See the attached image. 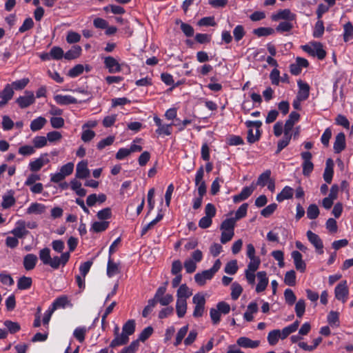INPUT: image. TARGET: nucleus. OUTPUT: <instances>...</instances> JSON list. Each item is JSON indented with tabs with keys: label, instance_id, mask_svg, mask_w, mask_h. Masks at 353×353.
<instances>
[{
	"label": "nucleus",
	"instance_id": "obj_1",
	"mask_svg": "<svg viewBox=\"0 0 353 353\" xmlns=\"http://www.w3.org/2000/svg\"><path fill=\"white\" fill-rule=\"evenodd\" d=\"M167 283L165 282L164 285L159 287L154 296L157 303H159L163 306H168L174 301V297L172 294H165L167 290Z\"/></svg>",
	"mask_w": 353,
	"mask_h": 353
},
{
	"label": "nucleus",
	"instance_id": "obj_2",
	"mask_svg": "<svg viewBox=\"0 0 353 353\" xmlns=\"http://www.w3.org/2000/svg\"><path fill=\"white\" fill-rule=\"evenodd\" d=\"M334 296L337 300L341 301L343 303H345L347 301L349 296V288L346 280L341 281L335 287Z\"/></svg>",
	"mask_w": 353,
	"mask_h": 353
},
{
	"label": "nucleus",
	"instance_id": "obj_3",
	"mask_svg": "<svg viewBox=\"0 0 353 353\" xmlns=\"http://www.w3.org/2000/svg\"><path fill=\"white\" fill-rule=\"evenodd\" d=\"M204 176V169L203 166L198 168L195 175V185L198 186V194L201 197H203L207 191L205 182L203 181Z\"/></svg>",
	"mask_w": 353,
	"mask_h": 353
},
{
	"label": "nucleus",
	"instance_id": "obj_4",
	"mask_svg": "<svg viewBox=\"0 0 353 353\" xmlns=\"http://www.w3.org/2000/svg\"><path fill=\"white\" fill-rule=\"evenodd\" d=\"M301 158L303 160L302 163L303 174L305 176H309L314 170V164L311 161L312 155L310 152H303L301 154Z\"/></svg>",
	"mask_w": 353,
	"mask_h": 353
},
{
	"label": "nucleus",
	"instance_id": "obj_5",
	"mask_svg": "<svg viewBox=\"0 0 353 353\" xmlns=\"http://www.w3.org/2000/svg\"><path fill=\"white\" fill-rule=\"evenodd\" d=\"M103 63L104 67L110 73L120 72L122 70L121 65L113 57L108 56L104 57Z\"/></svg>",
	"mask_w": 353,
	"mask_h": 353
},
{
	"label": "nucleus",
	"instance_id": "obj_6",
	"mask_svg": "<svg viewBox=\"0 0 353 353\" xmlns=\"http://www.w3.org/2000/svg\"><path fill=\"white\" fill-rule=\"evenodd\" d=\"M48 156V153H43L39 158L30 161L28 165L30 170L34 172L39 171L44 165L50 162Z\"/></svg>",
	"mask_w": 353,
	"mask_h": 353
},
{
	"label": "nucleus",
	"instance_id": "obj_7",
	"mask_svg": "<svg viewBox=\"0 0 353 353\" xmlns=\"http://www.w3.org/2000/svg\"><path fill=\"white\" fill-rule=\"evenodd\" d=\"M153 119L155 125L158 126V128L155 130V132L158 135L170 136L172 134V127L174 125L173 123L162 124L161 119L157 116H154Z\"/></svg>",
	"mask_w": 353,
	"mask_h": 353
},
{
	"label": "nucleus",
	"instance_id": "obj_8",
	"mask_svg": "<svg viewBox=\"0 0 353 353\" xmlns=\"http://www.w3.org/2000/svg\"><path fill=\"white\" fill-rule=\"evenodd\" d=\"M306 235L308 241L315 248L316 252L319 254H322L323 253V243L319 236L311 230H308Z\"/></svg>",
	"mask_w": 353,
	"mask_h": 353
},
{
	"label": "nucleus",
	"instance_id": "obj_9",
	"mask_svg": "<svg viewBox=\"0 0 353 353\" xmlns=\"http://www.w3.org/2000/svg\"><path fill=\"white\" fill-rule=\"evenodd\" d=\"M25 94L26 95L20 96L16 100V103L22 109L29 107L35 102V98L33 92L26 90Z\"/></svg>",
	"mask_w": 353,
	"mask_h": 353
},
{
	"label": "nucleus",
	"instance_id": "obj_10",
	"mask_svg": "<svg viewBox=\"0 0 353 353\" xmlns=\"http://www.w3.org/2000/svg\"><path fill=\"white\" fill-rule=\"evenodd\" d=\"M345 135L343 132H339L335 137L333 149L334 153L339 154L345 149Z\"/></svg>",
	"mask_w": 353,
	"mask_h": 353
},
{
	"label": "nucleus",
	"instance_id": "obj_11",
	"mask_svg": "<svg viewBox=\"0 0 353 353\" xmlns=\"http://www.w3.org/2000/svg\"><path fill=\"white\" fill-rule=\"evenodd\" d=\"M254 189L255 187L253 185L243 187L239 194L233 196V201L234 203H239L246 200L252 195Z\"/></svg>",
	"mask_w": 353,
	"mask_h": 353
},
{
	"label": "nucleus",
	"instance_id": "obj_12",
	"mask_svg": "<svg viewBox=\"0 0 353 353\" xmlns=\"http://www.w3.org/2000/svg\"><path fill=\"white\" fill-rule=\"evenodd\" d=\"M256 276H257L259 282L256 287V292L257 293H260V292H263L266 289V288L268 285L269 280L267 276V273L265 271L258 272L256 274Z\"/></svg>",
	"mask_w": 353,
	"mask_h": 353
},
{
	"label": "nucleus",
	"instance_id": "obj_13",
	"mask_svg": "<svg viewBox=\"0 0 353 353\" xmlns=\"http://www.w3.org/2000/svg\"><path fill=\"white\" fill-rule=\"evenodd\" d=\"M291 256L294 260L296 269L301 272H304L306 269V264L303 260V256L299 251L294 250L291 253Z\"/></svg>",
	"mask_w": 353,
	"mask_h": 353
},
{
	"label": "nucleus",
	"instance_id": "obj_14",
	"mask_svg": "<svg viewBox=\"0 0 353 353\" xmlns=\"http://www.w3.org/2000/svg\"><path fill=\"white\" fill-rule=\"evenodd\" d=\"M272 19L273 21L284 19L292 21L296 19V14L292 13L290 9L280 10L276 14L272 15Z\"/></svg>",
	"mask_w": 353,
	"mask_h": 353
},
{
	"label": "nucleus",
	"instance_id": "obj_15",
	"mask_svg": "<svg viewBox=\"0 0 353 353\" xmlns=\"http://www.w3.org/2000/svg\"><path fill=\"white\" fill-rule=\"evenodd\" d=\"M89 174L90 170L88 168V162L82 161L78 163L76 168V178L83 179L87 178Z\"/></svg>",
	"mask_w": 353,
	"mask_h": 353
},
{
	"label": "nucleus",
	"instance_id": "obj_16",
	"mask_svg": "<svg viewBox=\"0 0 353 353\" xmlns=\"http://www.w3.org/2000/svg\"><path fill=\"white\" fill-rule=\"evenodd\" d=\"M236 344L243 348H256L259 346V341H253L246 336H241L236 341Z\"/></svg>",
	"mask_w": 353,
	"mask_h": 353
},
{
	"label": "nucleus",
	"instance_id": "obj_17",
	"mask_svg": "<svg viewBox=\"0 0 353 353\" xmlns=\"http://www.w3.org/2000/svg\"><path fill=\"white\" fill-rule=\"evenodd\" d=\"M54 100L60 105H68L79 103L77 99L71 95L57 94L54 97Z\"/></svg>",
	"mask_w": 353,
	"mask_h": 353
},
{
	"label": "nucleus",
	"instance_id": "obj_18",
	"mask_svg": "<svg viewBox=\"0 0 353 353\" xmlns=\"http://www.w3.org/2000/svg\"><path fill=\"white\" fill-rule=\"evenodd\" d=\"M299 119L300 114L298 112L295 111L291 112V113L289 114L288 119L285 121L284 125V132L291 133L294 123L298 122Z\"/></svg>",
	"mask_w": 353,
	"mask_h": 353
},
{
	"label": "nucleus",
	"instance_id": "obj_19",
	"mask_svg": "<svg viewBox=\"0 0 353 353\" xmlns=\"http://www.w3.org/2000/svg\"><path fill=\"white\" fill-rule=\"evenodd\" d=\"M213 272L210 270H203L201 272H198L194 275V280L199 285H203L206 280H211L214 276Z\"/></svg>",
	"mask_w": 353,
	"mask_h": 353
},
{
	"label": "nucleus",
	"instance_id": "obj_20",
	"mask_svg": "<svg viewBox=\"0 0 353 353\" xmlns=\"http://www.w3.org/2000/svg\"><path fill=\"white\" fill-rule=\"evenodd\" d=\"M17 224V225L10 231V233L17 239L24 238L29 233V231L26 229L25 222L18 221Z\"/></svg>",
	"mask_w": 353,
	"mask_h": 353
},
{
	"label": "nucleus",
	"instance_id": "obj_21",
	"mask_svg": "<svg viewBox=\"0 0 353 353\" xmlns=\"http://www.w3.org/2000/svg\"><path fill=\"white\" fill-rule=\"evenodd\" d=\"M334 175V162L332 159H328L326 161V166L323 173L324 181L330 184L332 181Z\"/></svg>",
	"mask_w": 353,
	"mask_h": 353
},
{
	"label": "nucleus",
	"instance_id": "obj_22",
	"mask_svg": "<svg viewBox=\"0 0 353 353\" xmlns=\"http://www.w3.org/2000/svg\"><path fill=\"white\" fill-rule=\"evenodd\" d=\"M38 261L37 256L34 254H28L23 257V265L26 270H33Z\"/></svg>",
	"mask_w": 353,
	"mask_h": 353
},
{
	"label": "nucleus",
	"instance_id": "obj_23",
	"mask_svg": "<svg viewBox=\"0 0 353 353\" xmlns=\"http://www.w3.org/2000/svg\"><path fill=\"white\" fill-rule=\"evenodd\" d=\"M297 84L299 88V90L297 93L296 97L299 98L301 100H306L310 95V86L307 83L303 82L301 80H299L297 81Z\"/></svg>",
	"mask_w": 353,
	"mask_h": 353
},
{
	"label": "nucleus",
	"instance_id": "obj_24",
	"mask_svg": "<svg viewBox=\"0 0 353 353\" xmlns=\"http://www.w3.org/2000/svg\"><path fill=\"white\" fill-rule=\"evenodd\" d=\"M119 272V263H114L112 259V256H108V261L107 263V276L109 278H111Z\"/></svg>",
	"mask_w": 353,
	"mask_h": 353
},
{
	"label": "nucleus",
	"instance_id": "obj_25",
	"mask_svg": "<svg viewBox=\"0 0 353 353\" xmlns=\"http://www.w3.org/2000/svg\"><path fill=\"white\" fill-rule=\"evenodd\" d=\"M294 194V190L291 187L286 185L285 186L281 192L277 194L276 199L279 202H282L285 199H290L292 198Z\"/></svg>",
	"mask_w": 353,
	"mask_h": 353
},
{
	"label": "nucleus",
	"instance_id": "obj_26",
	"mask_svg": "<svg viewBox=\"0 0 353 353\" xmlns=\"http://www.w3.org/2000/svg\"><path fill=\"white\" fill-rule=\"evenodd\" d=\"M258 310L259 308L256 303H250L249 305H248L247 311L243 314L244 319L248 322L253 321V314L256 313L258 312Z\"/></svg>",
	"mask_w": 353,
	"mask_h": 353
},
{
	"label": "nucleus",
	"instance_id": "obj_27",
	"mask_svg": "<svg viewBox=\"0 0 353 353\" xmlns=\"http://www.w3.org/2000/svg\"><path fill=\"white\" fill-rule=\"evenodd\" d=\"M291 139V133L284 132L283 139L278 141L277 149L275 152V154H279L285 147H287L289 145Z\"/></svg>",
	"mask_w": 353,
	"mask_h": 353
},
{
	"label": "nucleus",
	"instance_id": "obj_28",
	"mask_svg": "<svg viewBox=\"0 0 353 353\" xmlns=\"http://www.w3.org/2000/svg\"><path fill=\"white\" fill-rule=\"evenodd\" d=\"M129 341V336L122 332L121 334H117L114 339L111 341L110 347L114 348L117 346L125 345Z\"/></svg>",
	"mask_w": 353,
	"mask_h": 353
},
{
	"label": "nucleus",
	"instance_id": "obj_29",
	"mask_svg": "<svg viewBox=\"0 0 353 353\" xmlns=\"http://www.w3.org/2000/svg\"><path fill=\"white\" fill-rule=\"evenodd\" d=\"M82 49L79 46H73L70 50H68L65 54L64 58L67 60H72L78 58L81 53Z\"/></svg>",
	"mask_w": 353,
	"mask_h": 353
},
{
	"label": "nucleus",
	"instance_id": "obj_30",
	"mask_svg": "<svg viewBox=\"0 0 353 353\" xmlns=\"http://www.w3.org/2000/svg\"><path fill=\"white\" fill-rule=\"evenodd\" d=\"M299 325V321H295L293 323L290 325L285 327L281 332L280 338L281 339H286L290 334L297 330Z\"/></svg>",
	"mask_w": 353,
	"mask_h": 353
},
{
	"label": "nucleus",
	"instance_id": "obj_31",
	"mask_svg": "<svg viewBox=\"0 0 353 353\" xmlns=\"http://www.w3.org/2000/svg\"><path fill=\"white\" fill-rule=\"evenodd\" d=\"M47 120L43 117H39L33 119L30 123V130L32 132H37L41 130L46 125Z\"/></svg>",
	"mask_w": 353,
	"mask_h": 353
},
{
	"label": "nucleus",
	"instance_id": "obj_32",
	"mask_svg": "<svg viewBox=\"0 0 353 353\" xmlns=\"http://www.w3.org/2000/svg\"><path fill=\"white\" fill-rule=\"evenodd\" d=\"M32 279L31 277L23 276L17 281V288L20 290H28L31 288Z\"/></svg>",
	"mask_w": 353,
	"mask_h": 353
},
{
	"label": "nucleus",
	"instance_id": "obj_33",
	"mask_svg": "<svg viewBox=\"0 0 353 353\" xmlns=\"http://www.w3.org/2000/svg\"><path fill=\"white\" fill-rule=\"evenodd\" d=\"M176 310L179 318H183L185 316L187 311V301L185 299H177Z\"/></svg>",
	"mask_w": 353,
	"mask_h": 353
},
{
	"label": "nucleus",
	"instance_id": "obj_34",
	"mask_svg": "<svg viewBox=\"0 0 353 353\" xmlns=\"http://www.w3.org/2000/svg\"><path fill=\"white\" fill-rule=\"evenodd\" d=\"M343 41L347 42L353 38V24L350 21H347L343 25Z\"/></svg>",
	"mask_w": 353,
	"mask_h": 353
},
{
	"label": "nucleus",
	"instance_id": "obj_35",
	"mask_svg": "<svg viewBox=\"0 0 353 353\" xmlns=\"http://www.w3.org/2000/svg\"><path fill=\"white\" fill-rule=\"evenodd\" d=\"M46 206L42 203H32L27 209V213L41 214L45 212Z\"/></svg>",
	"mask_w": 353,
	"mask_h": 353
},
{
	"label": "nucleus",
	"instance_id": "obj_36",
	"mask_svg": "<svg viewBox=\"0 0 353 353\" xmlns=\"http://www.w3.org/2000/svg\"><path fill=\"white\" fill-rule=\"evenodd\" d=\"M271 176V170H266L262 174H261L257 179L256 185H260L261 187L265 186L272 179L270 178Z\"/></svg>",
	"mask_w": 353,
	"mask_h": 353
},
{
	"label": "nucleus",
	"instance_id": "obj_37",
	"mask_svg": "<svg viewBox=\"0 0 353 353\" xmlns=\"http://www.w3.org/2000/svg\"><path fill=\"white\" fill-rule=\"evenodd\" d=\"M176 23L180 24V28L186 37H191L194 35V28L190 24L184 23L181 20H177Z\"/></svg>",
	"mask_w": 353,
	"mask_h": 353
},
{
	"label": "nucleus",
	"instance_id": "obj_38",
	"mask_svg": "<svg viewBox=\"0 0 353 353\" xmlns=\"http://www.w3.org/2000/svg\"><path fill=\"white\" fill-rule=\"evenodd\" d=\"M136 323L134 319H130L123 325L122 332L128 336L133 334L135 331Z\"/></svg>",
	"mask_w": 353,
	"mask_h": 353
},
{
	"label": "nucleus",
	"instance_id": "obj_39",
	"mask_svg": "<svg viewBox=\"0 0 353 353\" xmlns=\"http://www.w3.org/2000/svg\"><path fill=\"white\" fill-rule=\"evenodd\" d=\"M314 50V56H316L319 60H323L326 57V51L323 49V45L320 42H314L312 43Z\"/></svg>",
	"mask_w": 353,
	"mask_h": 353
},
{
	"label": "nucleus",
	"instance_id": "obj_40",
	"mask_svg": "<svg viewBox=\"0 0 353 353\" xmlns=\"http://www.w3.org/2000/svg\"><path fill=\"white\" fill-rule=\"evenodd\" d=\"M321 341L322 338L319 336L313 341L314 344L312 345H309L305 342H299L298 345L299 347L303 349V350L312 352L318 347V345L321 343Z\"/></svg>",
	"mask_w": 353,
	"mask_h": 353
},
{
	"label": "nucleus",
	"instance_id": "obj_41",
	"mask_svg": "<svg viewBox=\"0 0 353 353\" xmlns=\"http://www.w3.org/2000/svg\"><path fill=\"white\" fill-rule=\"evenodd\" d=\"M236 219L232 218H228L225 219L221 224L220 229L221 230L234 231L236 224Z\"/></svg>",
	"mask_w": 353,
	"mask_h": 353
},
{
	"label": "nucleus",
	"instance_id": "obj_42",
	"mask_svg": "<svg viewBox=\"0 0 353 353\" xmlns=\"http://www.w3.org/2000/svg\"><path fill=\"white\" fill-rule=\"evenodd\" d=\"M191 295L192 292L190 291L186 284H182L179 286L176 293L177 299L186 300L187 298L190 297Z\"/></svg>",
	"mask_w": 353,
	"mask_h": 353
},
{
	"label": "nucleus",
	"instance_id": "obj_43",
	"mask_svg": "<svg viewBox=\"0 0 353 353\" xmlns=\"http://www.w3.org/2000/svg\"><path fill=\"white\" fill-rule=\"evenodd\" d=\"M274 33V30L270 27H260L253 30V34L259 37L269 36Z\"/></svg>",
	"mask_w": 353,
	"mask_h": 353
},
{
	"label": "nucleus",
	"instance_id": "obj_44",
	"mask_svg": "<svg viewBox=\"0 0 353 353\" xmlns=\"http://www.w3.org/2000/svg\"><path fill=\"white\" fill-rule=\"evenodd\" d=\"M13 95L14 90L10 84H6L3 90L0 92V98L5 99V101H9L12 98Z\"/></svg>",
	"mask_w": 353,
	"mask_h": 353
},
{
	"label": "nucleus",
	"instance_id": "obj_45",
	"mask_svg": "<svg viewBox=\"0 0 353 353\" xmlns=\"http://www.w3.org/2000/svg\"><path fill=\"white\" fill-rule=\"evenodd\" d=\"M324 30L325 27L323 21L322 20H318L315 23L312 32V36L314 38H321L324 33Z\"/></svg>",
	"mask_w": 353,
	"mask_h": 353
},
{
	"label": "nucleus",
	"instance_id": "obj_46",
	"mask_svg": "<svg viewBox=\"0 0 353 353\" xmlns=\"http://www.w3.org/2000/svg\"><path fill=\"white\" fill-rule=\"evenodd\" d=\"M109 226L108 221H95L91 226V230L94 232H102L108 229Z\"/></svg>",
	"mask_w": 353,
	"mask_h": 353
},
{
	"label": "nucleus",
	"instance_id": "obj_47",
	"mask_svg": "<svg viewBox=\"0 0 353 353\" xmlns=\"http://www.w3.org/2000/svg\"><path fill=\"white\" fill-rule=\"evenodd\" d=\"M68 299L66 296H61L57 298L52 304V310L54 311L59 307H65L68 303Z\"/></svg>",
	"mask_w": 353,
	"mask_h": 353
},
{
	"label": "nucleus",
	"instance_id": "obj_48",
	"mask_svg": "<svg viewBox=\"0 0 353 353\" xmlns=\"http://www.w3.org/2000/svg\"><path fill=\"white\" fill-rule=\"evenodd\" d=\"M281 336V331L279 330H273L268 333V341L270 345H276Z\"/></svg>",
	"mask_w": 353,
	"mask_h": 353
},
{
	"label": "nucleus",
	"instance_id": "obj_49",
	"mask_svg": "<svg viewBox=\"0 0 353 353\" xmlns=\"http://www.w3.org/2000/svg\"><path fill=\"white\" fill-rule=\"evenodd\" d=\"M296 272L292 270L288 271L285 274L284 283L289 286H294L296 285Z\"/></svg>",
	"mask_w": 353,
	"mask_h": 353
},
{
	"label": "nucleus",
	"instance_id": "obj_50",
	"mask_svg": "<svg viewBox=\"0 0 353 353\" xmlns=\"http://www.w3.org/2000/svg\"><path fill=\"white\" fill-rule=\"evenodd\" d=\"M231 298L232 300H237L240 295L243 292V288L241 285L236 283L234 282L231 285Z\"/></svg>",
	"mask_w": 353,
	"mask_h": 353
},
{
	"label": "nucleus",
	"instance_id": "obj_51",
	"mask_svg": "<svg viewBox=\"0 0 353 353\" xmlns=\"http://www.w3.org/2000/svg\"><path fill=\"white\" fill-rule=\"evenodd\" d=\"M245 35V30L242 25H237L233 30V36L236 42L240 41Z\"/></svg>",
	"mask_w": 353,
	"mask_h": 353
},
{
	"label": "nucleus",
	"instance_id": "obj_52",
	"mask_svg": "<svg viewBox=\"0 0 353 353\" xmlns=\"http://www.w3.org/2000/svg\"><path fill=\"white\" fill-rule=\"evenodd\" d=\"M87 330L85 327H77L73 332L74 337L79 342L83 343L85 341Z\"/></svg>",
	"mask_w": 353,
	"mask_h": 353
},
{
	"label": "nucleus",
	"instance_id": "obj_53",
	"mask_svg": "<svg viewBox=\"0 0 353 353\" xmlns=\"http://www.w3.org/2000/svg\"><path fill=\"white\" fill-rule=\"evenodd\" d=\"M39 259L44 265H48L51 259L50 250L48 248L41 249L39 253Z\"/></svg>",
	"mask_w": 353,
	"mask_h": 353
},
{
	"label": "nucleus",
	"instance_id": "obj_54",
	"mask_svg": "<svg viewBox=\"0 0 353 353\" xmlns=\"http://www.w3.org/2000/svg\"><path fill=\"white\" fill-rule=\"evenodd\" d=\"M50 57L54 60H60L64 57L65 53L61 48L54 46L50 51Z\"/></svg>",
	"mask_w": 353,
	"mask_h": 353
},
{
	"label": "nucleus",
	"instance_id": "obj_55",
	"mask_svg": "<svg viewBox=\"0 0 353 353\" xmlns=\"http://www.w3.org/2000/svg\"><path fill=\"white\" fill-rule=\"evenodd\" d=\"M319 213V209L316 204H310L307 209V216L309 219H316Z\"/></svg>",
	"mask_w": 353,
	"mask_h": 353
},
{
	"label": "nucleus",
	"instance_id": "obj_56",
	"mask_svg": "<svg viewBox=\"0 0 353 353\" xmlns=\"http://www.w3.org/2000/svg\"><path fill=\"white\" fill-rule=\"evenodd\" d=\"M237 261L236 260H232L228 262L225 266L224 271L228 274H235L238 270Z\"/></svg>",
	"mask_w": 353,
	"mask_h": 353
},
{
	"label": "nucleus",
	"instance_id": "obj_57",
	"mask_svg": "<svg viewBox=\"0 0 353 353\" xmlns=\"http://www.w3.org/2000/svg\"><path fill=\"white\" fill-rule=\"evenodd\" d=\"M327 321L331 326H338L339 325V313L335 311H330L327 314Z\"/></svg>",
	"mask_w": 353,
	"mask_h": 353
},
{
	"label": "nucleus",
	"instance_id": "obj_58",
	"mask_svg": "<svg viewBox=\"0 0 353 353\" xmlns=\"http://www.w3.org/2000/svg\"><path fill=\"white\" fill-rule=\"evenodd\" d=\"M32 143L34 148H41L47 145L48 141L46 137L36 136L32 139Z\"/></svg>",
	"mask_w": 353,
	"mask_h": 353
},
{
	"label": "nucleus",
	"instance_id": "obj_59",
	"mask_svg": "<svg viewBox=\"0 0 353 353\" xmlns=\"http://www.w3.org/2000/svg\"><path fill=\"white\" fill-rule=\"evenodd\" d=\"M157 303L154 297H153L151 299H149L147 305L145 306L142 311L143 317H148L150 312L152 311L153 308L156 306Z\"/></svg>",
	"mask_w": 353,
	"mask_h": 353
},
{
	"label": "nucleus",
	"instance_id": "obj_60",
	"mask_svg": "<svg viewBox=\"0 0 353 353\" xmlns=\"http://www.w3.org/2000/svg\"><path fill=\"white\" fill-rule=\"evenodd\" d=\"M3 324L11 334H15L21 329V326L17 322L6 320L4 321Z\"/></svg>",
	"mask_w": 353,
	"mask_h": 353
},
{
	"label": "nucleus",
	"instance_id": "obj_61",
	"mask_svg": "<svg viewBox=\"0 0 353 353\" xmlns=\"http://www.w3.org/2000/svg\"><path fill=\"white\" fill-rule=\"evenodd\" d=\"M83 70V65L82 64H77L68 71V75L71 78H75L81 75Z\"/></svg>",
	"mask_w": 353,
	"mask_h": 353
},
{
	"label": "nucleus",
	"instance_id": "obj_62",
	"mask_svg": "<svg viewBox=\"0 0 353 353\" xmlns=\"http://www.w3.org/2000/svg\"><path fill=\"white\" fill-rule=\"evenodd\" d=\"M226 143L229 145L236 146L244 144V141L240 136L232 134L227 138Z\"/></svg>",
	"mask_w": 353,
	"mask_h": 353
},
{
	"label": "nucleus",
	"instance_id": "obj_63",
	"mask_svg": "<svg viewBox=\"0 0 353 353\" xmlns=\"http://www.w3.org/2000/svg\"><path fill=\"white\" fill-rule=\"evenodd\" d=\"M305 311V303L303 299H299L295 305V312L299 318H301Z\"/></svg>",
	"mask_w": 353,
	"mask_h": 353
},
{
	"label": "nucleus",
	"instance_id": "obj_64",
	"mask_svg": "<svg viewBox=\"0 0 353 353\" xmlns=\"http://www.w3.org/2000/svg\"><path fill=\"white\" fill-rule=\"evenodd\" d=\"M28 83L29 79L28 78H23L20 80L13 81L10 85L12 88V90H23Z\"/></svg>",
	"mask_w": 353,
	"mask_h": 353
}]
</instances>
